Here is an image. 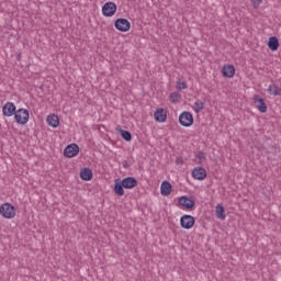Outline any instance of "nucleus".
<instances>
[{"label":"nucleus","mask_w":281,"mask_h":281,"mask_svg":"<svg viewBox=\"0 0 281 281\" xmlns=\"http://www.w3.org/2000/svg\"><path fill=\"white\" fill-rule=\"evenodd\" d=\"M79 177L82 181H91L93 179V171L89 167H85L80 170Z\"/></svg>","instance_id":"13"},{"label":"nucleus","mask_w":281,"mask_h":281,"mask_svg":"<svg viewBox=\"0 0 281 281\" xmlns=\"http://www.w3.org/2000/svg\"><path fill=\"white\" fill-rule=\"evenodd\" d=\"M195 223L196 218H194L192 215L184 214L180 217V226L182 229H192Z\"/></svg>","instance_id":"6"},{"label":"nucleus","mask_w":281,"mask_h":281,"mask_svg":"<svg viewBox=\"0 0 281 281\" xmlns=\"http://www.w3.org/2000/svg\"><path fill=\"white\" fill-rule=\"evenodd\" d=\"M123 166H124V168H128V162H127V161H124V162H123Z\"/></svg>","instance_id":"27"},{"label":"nucleus","mask_w":281,"mask_h":281,"mask_svg":"<svg viewBox=\"0 0 281 281\" xmlns=\"http://www.w3.org/2000/svg\"><path fill=\"white\" fill-rule=\"evenodd\" d=\"M169 100L170 102H172L173 104H177V102H179V100H181V94H179V92H172L169 95Z\"/></svg>","instance_id":"24"},{"label":"nucleus","mask_w":281,"mask_h":281,"mask_svg":"<svg viewBox=\"0 0 281 281\" xmlns=\"http://www.w3.org/2000/svg\"><path fill=\"white\" fill-rule=\"evenodd\" d=\"M2 113L5 117H12L16 113V105L12 102H7L2 108Z\"/></svg>","instance_id":"11"},{"label":"nucleus","mask_w":281,"mask_h":281,"mask_svg":"<svg viewBox=\"0 0 281 281\" xmlns=\"http://www.w3.org/2000/svg\"><path fill=\"white\" fill-rule=\"evenodd\" d=\"M116 131L120 133L121 137L125 140V142H131V139H133V135L131 134V132L126 131V130H122L121 126L116 127Z\"/></svg>","instance_id":"20"},{"label":"nucleus","mask_w":281,"mask_h":281,"mask_svg":"<svg viewBox=\"0 0 281 281\" xmlns=\"http://www.w3.org/2000/svg\"><path fill=\"white\" fill-rule=\"evenodd\" d=\"M222 74L224 78H234L236 74V68H234V65H227L222 68Z\"/></svg>","instance_id":"15"},{"label":"nucleus","mask_w":281,"mask_h":281,"mask_svg":"<svg viewBox=\"0 0 281 281\" xmlns=\"http://www.w3.org/2000/svg\"><path fill=\"white\" fill-rule=\"evenodd\" d=\"M14 117L18 124L25 126V124L30 122V111H27L26 109H20L15 111Z\"/></svg>","instance_id":"4"},{"label":"nucleus","mask_w":281,"mask_h":281,"mask_svg":"<svg viewBox=\"0 0 281 281\" xmlns=\"http://www.w3.org/2000/svg\"><path fill=\"white\" fill-rule=\"evenodd\" d=\"M138 181L135 177H126L122 180L115 179L114 180V194L116 196H124V190H133V188H137Z\"/></svg>","instance_id":"1"},{"label":"nucleus","mask_w":281,"mask_h":281,"mask_svg":"<svg viewBox=\"0 0 281 281\" xmlns=\"http://www.w3.org/2000/svg\"><path fill=\"white\" fill-rule=\"evenodd\" d=\"M268 47L271 49V52H278V48L280 47V42L278 41V37L271 36L268 41Z\"/></svg>","instance_id":"19"},{"label":"nucleus","mask_w":281,"mask_h":281,"mask_svg":"<svg viewBox=\"0 0 281 281\" xmlns=\"http://www.w3.org/2000/svg\"><path fill=\"white\" fill-rule=\"evenodd\" d=\"M203 109H205V102L198 100L194 102L193 104V111H195V113H201V111H203Z\"/></svg>","instance_id":"22"},{"label":"nucleus","mask_w":281,"mask_h":281,"mask_svg":"<svg viewBox=\"0 0 281 281\" xmlns=\"http://www.w3.org/2000/svg\"><path fill=\"white\" fill-rule=\"evenodd\" d=\"M178 205H180L182 210L192 212V210H194V205H196V201L188 195H181L178 199Z\"/></svg>","instance_id":"2"},{"label":"nucleus","mask_w":281,"mask_h":281,"mask_svg":"<svg viewBox=\"0 0 281 281\" xmlns=\"http://www.w3.org/2000/svg\"><path fill=\"white\" fill-rule=\"evenodd\" d=\"M114 26L119 32H128L131 30V22L127 19L120 18L114 22Z\"/></svg>","instance_id":"9"},{"label":"nucleus","mask_w":281,"mask_h":281,"mask_svg":"<svg viewBox=\"0 0 281 281\" xmlns=\"http://www.w3.org/2000/svg\"><path fill=\"white\" fill-rule=\"evenodd\" d=\"M154 117L156 122H166V120H168V114H166V111L164 109H158L154 113Z\"/></svg>","instance_id":"18"},{"label":"nucleus","mask_w":281,"mask_h":281,"mask_svg":"<svg viewBox=\"0 0 281 281\" xmlns=\"http://www.w3.org/2000/svg\"><path fill=\"white\" fill-rule=\"evenodd\" d=\"M46 122L48 126H52L53 128H57V126L60 124V120L58 119V115L50 114L47 116Z\"/></svg>","instance_id":"17"},{"label":"nucleus","mask_w":281,"mask_h":281,"mask_svg":"<svg viewBox=\"0 0 281 281\" xmlns=\"http://www.w3.org/2000/svg\"><path fill=\"white\" fill-rule=\"evenodd\" d=\"M172 192V184L165 180L161 182V186H160V194H162V196H170Z\"/></svg>","instance_id":"14"},{"label":"nucleus","mask_w":281,"mask_h":281,"mask_svg":"<svg viewBox=\"0 0 281 281\" xmlns=\"http://www.w3.org/2000/svg\"><path fill=\"white\" fill-rule=\"evenodd\" d=\"M215 216L220 221H225V218H227V215L225 214V206H223V204H217L215 206Z\"/></svg>","instance_id":"16"},{"label":"nucleus","mask_w":281,"mask_h":281,"mask_svg":"<svg viewBox=\"0 0 281 281\" xmlns=\"http://www.w3.org/2000/svg\"><path fill=\"white\" fill-rule=\"evenodd\" d=\"M268 93L269 95H274V97L281 95V88L276 83L270 85L268 87Z\"/></svg>","instance_id":"21"},{"label":"nucleus","mask_w":281,"mask_h":281,"mask_svg":"<svg viewBox=\"0 0 281 281\" xmlns=\"http://www.w3.org/2000/svg\"><path fill=\"white\" fill-rule=\"evenodd\" d=\"M79 153L80 146H78L76 143H72L65 147L64 157H67V159H74V157H78Z\"/></svg>","instance_id":"5"},{"label":"nucleus","mask_w":281,"mask_h":281,"mask_svg":"<svg viewBox=\"0 0 281 281\" xmlns=\"http://www.w3.org/2000/svg\"><path fill=\"white\" fill-rule=\"evenodd\" d=\"M179 123L181 126H192L194 124V116H192V113L184 111L179 116Z\"/></svg>","instance_id":"7"},{"label":"nucleus","mask_w":281,"mask_h":281,"mask_svg":"<svg viewBox=\"0 0 281 281\" xmlns=\"http://www.w3.org/2000/svg\"><path fill=\"white\" fill-rule=\"evenodd\" d=\"M117 12V4L115 2H106L102 7L103 16H113Z\"/></svg>","instance_id":"8"},{"label":"nucleus","mask_w":281,"mask_h":281,"mask_svg":"<svg viewBox=\"0 0 281 281\" xmlns=\"http://www.w3.org/2000/svg\"><path fill=\"white\" fill-rule=\"evenodd\" d=\"M191 175L196 181H203L207 177V171L203 167H195Z\"/></svg>","instance_id":"10"},{"label":"nucleus","mask_w":281,"mask_h":281,"mask_svg":"<svg viewBox=\"0 0 281 281\" xmlns=\"http://www.w3.org/2000/svg\"><path fill=\"white\" fill-rule=\"evenodd\" d=\"M176 88L179 91H183V89H188V83L186 81L178 80Z\"/></svg>","instance_id":"25"},{"label":"nucleus","mask_w":281,"mask_h":281,"mask_svg":"<svg viewBox=\"0 0 281 281\" xmlns=\"http://www.w3.org/2000/svg\"><path fill=\"white\" fill-rule=\"evenodd\" d=\"M250 1L255 10H258V8H260V3H262V0H250Z\"/></svg>","instance_id":"26"},{"label":"nucleus","mask_w":281,"mask_h":281,"mask_svg":"<svg viewBox=\"0 0 281 281\" xmlns=\"http://www.w3.org/2000/svg\"><path fill=\"white\" fill-rule=\"evenodd\" d=\"M205 159H207V155L203 151H198L195 154V161L196 164H203V161H205Z\"/></svg>","instance_id":"23"},{"label":"nucleus","mask_w":281,"mask_h":281,"mask_svg":"<svg viewBox=\"0 0 281 281\" xmlns=\"http://www.w3.org/2000/svg\"><path fill=\"white\" fill-rule=\"evenodd\" d=\"M254 102L260 113H267V103H265V99L260 98L258 94H255Z\"/></svg>","instance_id":"12"},{"label":"nucleus","mask_w":281,"mask_h":281,"mask_svg":"<svg viewBox=\"0 0 281 281\" xmlns=\"http://www.w3.org/2000/svg\"><path fill=\"white\" fill-rule=\"evenodd\" d=\"M0 214L3 218H14L16 216V209L11 203H3L0 206Z\"/></svg>","instance_id":"3"}]
</instances>
